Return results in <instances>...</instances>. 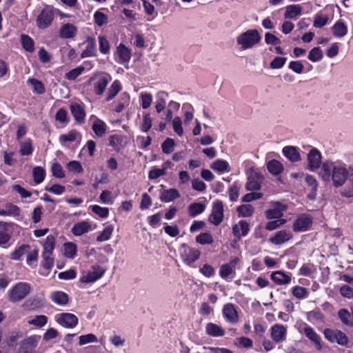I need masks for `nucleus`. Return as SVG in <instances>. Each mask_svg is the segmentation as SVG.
<instances>
[{"instance_id": "f257e3e1", "label": "nucleus", "mask_w": 353, "mask_h": 353, "mask_svg": "<svg viewBox=\"0 0 353 353\" xmlns=\"http://www.w3.org/2000/svg\"><path fill=\"white\" fill-rule=\"evenodd\" d=\"M321 152L313 148L307 156V168L311 172L319 169V176L327 185L335 188L343 187L350 177L353 183V164L347 165L342 160H326L322 163Z\"/></svg>"}, {"instance_id": "f03ea898", "label": "nucleus", "mask_w": 353, "mask_h": 353, "mask_svg": "<svg viewBox=\"0 0 353 353\" xmlns=\"http://www.w3.org/2000/svg\"><path fill=\"white\" fill-rule=\"evenodd\" d=\"M261 36L256 29L248 30L236 37V43L240 46L241 50L251 49L260 43Z\"/></svg>"}, {"instance_id": "7ed1b4c3", "label": "nucleus", "mask_w": 353, "mask_h": 353, "mask_svg": "<svg viewBox=\"0 0 353 353\" xmlns=\"http://www.w3.org/2000/svg\"><path fill=\"white\" fill-rule=\"evenodd\" d=\"M30 285L26 282H19L9 291V301L17 303L24 299L30 292Z\"/></svg>"}, {"instance_id": "20e7f679", "label": "nucleus", "mask_w": 353, "mask_h": 353, "mask_svg": "<svg viewBox=\"0 0 353 353\" xmlns=\"http://www.w3.org/2000/svg\"><path fill=\"white\" fill-rule=\"evenodd\" d=\"M54 18V13L53 8L50 6H46L37 17V26L39 29H46L52 24Z\"/></svg>"}, {"instance_id": "39448f33", "label": "nucleus", "mask_w": 353, "mask_h": 353, "mask_svg": "<svg viewBox=\"0 0 353 353\" xmlns=\"http://www.w3.org/2000/svg\"><path fill=\"white\" fill-rule=\"evenodd\" d=\"M55 321L60 325L65 328H74L77 325L79 322V319L76 315L68 312L56 314Z\"/></svg>"}, {"instance_id": "423d86ee", "label": "nucleus", "mask_w": 353, "mask_h": 353, "mask_svg": "<svg viewBox=\"0 0 353 353\" xmlns=\"http://www.w3.org/2000/svg\"><path fill=\"white\" fill-rule=\"evenodd\" d=\"M324 335L327 340L332 343H337L341 345H345L348 343V338L345 333L339 330L325 329Z\"/></svg>"}, {"instance_id": "0eeeda50", "label": "nucleus", "mask_w": 353, "mask_h": 353, "mask_svg": "<svg viewBox=\"0 0 353 353\" xmlns=\"http://www.w3.org/2000/svg\"><path fill=\"white\" fill-rule=\"evenodd\" d=\"M287 327L281 324H274L270 328V337L273 342L280 343L286 340Z\"/></svg>"}, {"instance_id": "6e6552de", "label": "nucleus", "mask_w": 353, "mask_h": 353, "mask_svg": "<svg viewBox=\"0 0 353 353\" xmlns=\"http://www.w3.org/2000/svg\"><path fill=\"white\" fill-rule=\"evenodd\" d=\"M223 219V205L221 201L213 203L212 212L209 216V221L215 225H219Z\"/></svg>"}, {"instance_id": "1a4fd4ad", "label": "nucleus", "mask_w": 353, "mask_h": 353, "mask_svg": "<svg viewBox=\"0 0 353 353\" xmlns=\"http://www.w3.org/2000/svg\"><path fill=\"white\" fill-rule=\"evenodd\" d=\"M181 254L183 261L188 265H191L199 259L201 252L196 248L185 246L183 245Z\"/></svg>"}, {"instance_id": "9d476101", "label": "nucleus", "mask_w": 353, "mask_h": 353, "mask_svg": "<svg viewBox=\"0 0 353 353\" xmlns=\"http://www.w3.org/2000/svg\"><path fill=\"white\" fill-rule=\"evenodd\" d=\"M312 223L310 216L302 214L297 217L293 224V230L294 232H301L307 231L310 229Z\"/></svg>"}, {"instance_id": "9b49d317", "label": "nucleus", "mask_w": 353, "mask_h": 353, "mask_svg": "<svg viewBox=\"0 0 353 353\" xmlns=\"http://www.w3.org/2000/svg\"><path fill=\"white\" fill-rule=\"evenodd\" d=\"M114 59L119 63L128 64L131 59V50L123 43H120L117 47Z\"/></svg>"}, {"instance_id": "f8f14e48", "label": "nucleus", "mask_w": 353, "mask_h": 353, "mask_svg": "<svg viewBox=\"0 0 353 353\" xmlns=\"http://www.w3.org/2000/svg\"><path fill=\"white\" fill-rule=\"evenodd\" d=\"M105 271L99 265L93 266L92 270L89 271L86 274L83 275L79 281L81 283H94L100 279L104 274Z\"/></svg>"}, {"instance_id": "ddd939ff", "label": "nucleus", "mask_w": 353, "mask_h": 353, "mask_svg": "<svg viewBox=\"0 0 353 353\" xmlns=\"http://www.w3.org/2000/svg\"><path fill=\"white\" fill-rule=\"evenodd\" d=\"M270 278L277 285H287L291 283L292 274L278 270L272 272Z\"/></svg>"}, {"instance_id": "4468645a", "label": "nucleus", "mask_w": 353, "mask_h": 353, "mask_svg": "<svg viewBox=\"0 0 353 353\" xmlns=\"http://www.w3.org/2000/svg\"><path fill=\"white\" fill-rule=\"evenodd\" d=\"M285 209L286 207L283 203L279 202H273L272 203V208L266 210L265 214L267 218L269 219H281Z\"/></svg>"}, {"instance_id": "2eb2a0df", "label": "nucleus", "mask_w": 353, "mask_h": 353, "mask_svg": "<svg viewBox=\"0 0 353 353\" xmlns=\"http://www.w3.org/2000/svg\"><path fill=\"white\" fill-rule=\"evenodd\" d=\"M39 336H30L23 339L21 343L19 352H32L37 345Z\"/></svg>"}, {"instance_id": "dca6fc26", "label": "nucleus", "mask_w": 353, "mask_h": 353, "mask_svg": "<svg viewBox=\"0 0 353 353\" xmlns=\"http://www.w3.org/2000/svg\"><path fill=\"white\" fill-rule=\"evenodd\" d=\"M223 315L225 320L230 323L235 324L239 321L238 312L232 303H228L223 308Z\"/></svg>"}, {"instance_id": "f3484780", "label": "nucleus", "mask_w": 353, "mask_h": 353, "mask_svg": "<svg viewBox=\"0 0 353 353\" xmlns=\"http://www.w3.org/2000/svg\"><path fill=\"white\" fill-rule=\"evenodd\" d=\"M12 235V224L6 222L0 221V245L3 246L7 244Z\"/></svg>"}, {"instance_id": "a211bd4d", "label": "nucleus", "mask_w": 353, "mask_h": 353, "mask_svg": "<svg viewBox=\"0 0 353 353\" xmlns=\"http://www.w3.org/2000/svg\"><path fill=\"white\" fill-rule=\"evenodd\" d=\"M43 299L35 296L25 301L22 305V307L27 311L36 310L43 307L45 305Z\"/></svg>"}, {"instance_id": "6ab92c4d", "label": "nucleus", "mask_w": 353, "mask_h": 353, "mask_svg": "<svg viewBox=\"0 0 353 353\" xmlns=\"http://www.w3.org/2000/svg\"><path fill=\"white\" fill-rule=\"evenodd\" d=\"M292 238V234L290 231L282 230L278 231L270 239V241L274 245L283 244Z\"/></svg>"}, {"instance_id": "aec40b11", "label": "nucleus", "mask_w": 353, "mask_h": 353, "mask_svg": "<svg viewBox=\"0 0 353 353\" xmlns=\"http://www.w3.org/2000/svg\"><path fill=\"white\" fill-rule=\"evenodd\" d=\"M303 12V7L300 4H292L285 8L284 17L296 20Z\"/></svg>"}, {"instance_id": "412c9836", "label": "nucleus", "mask_w": 353, "mask_h": 353, "mask_svg": "<svg viewBox=\"0 0 353 353\" xmlns=\"http://www.w3.org/2000/svg\"><path fill=\"white\" fill-rule=\"evenodd\" d=\"M70 109L72 115L77 123H82L84 122L85 112L81 105L77 103H72L70 106Z\"/></svg>"}, {"instance_id": "4be33fe9", "label": "nucleus", "mask_w": 353, "mask_h": 353, "mask_svg": "<svg viewBox=\"0 0 353 353\" xmlns=\"http://www.w3.org/2000/svg\"><path fill=\"white\" fill-rule=\"evenodd\" d=\"M249 224L243 220L240 221L238 224H236L232 228L233 234L240 239L242 236H245L248 234L249 232Z\"/></svg>"}, {"instance_id": "5701e85b", "label": "nucleus", "mask_w": 353, "mask_h": 353, "mask_svg": "<svg viewBox=\"0 0 353 353\" xmlns=\"http://www.w3.org/2000/svg\"><path fill=\"white\" fill-rule=\"evenodd\" d=\"M76 27L71 23L63 24L59 30V36L63 39H72L77 34Z\"/></svg>"}, {"instance_id": "b1692460", "label": "nucleus", "mask_w": 353, "mask_h": 353, "mask_svg": "<svg viewBox=\"0 0 353 353\" xmlns=\"http://www.w3.org/2000/svg\"><path fill=\"white\" fill-rule=\"evenodd\" d=\"M283 154L291 162H297L301 160V155L294 146H285L282 150Z\"/></svg>"}, {"instance_id": "393cba45", "label": "nucleus", "mask_w": 353, "mask_h": 353, "mask_svg": "<svg viewBox=\"0 0 353 353\" xmlns=\"http://www.w3.org/2000/svg\"><path fill=\"white\" fill-rule=\"evenodd\" d=\"M205 332L208 335L213 337L223 336L225 334V330L219 325L209 323L205 326Z\"/></svg>"}, {"instance_id": "a878e982", "label": "nucleus", "mask_w": 353, "mask_h": 353, "mask_svg": "<svg viewBox=\"0 0 353 353\" xmlns=\"http://www.w3.org/2000/svg\"><path fill=\"white\" fill-rule=\"evenodd\" d=\"M91 226L88 222L81 221L73 225L71 232L74 236H79L88 232Z\"/></svg>"}, {"instance_id": "bb28decb", "label": "nucleus", "mask_w": 353, "mask_h": 353, "mask_svg": "<svg viewBox=\"0 0 353 353\" xmlns=\"http://www.w3.org/2000/svg\"><path fill=\"white\" fill-rule=\"evenodd\" d=\"M235 269L228 263L220 266L219 276L225 280H232L235 275Z\"/></svg>"}, {"instance_id": "cd10ccee", "label": "nucleus", "mask_w": 353, "mask_h": 353, "mask_svg": "<svg viewBox=\"0 0 353 353\" xmlns=\"http://www.w3.org/2000/svg\"><path fill=\"white\" fill-rule=\"evenodd\" d=\"M168 98V93L165 91H160L157 94L155 109L158 113H160L165 109Z\"/></svg>"}, {"instance_id": "c85d7f7f", "label": "nucleus", "mask_w": 353, "mask_h": 353, "mask_svg": "<svg viewBox=\"0 0 353 353\" xmlns=\"http://www.w3.org/2000/svg\"><path fill=\"white\" fill-rule=\"evenodd\" d=\"M56 239L53 235L47 236L45 242L43 244L42 254H52L55 248Z\"/></svg>"}, {"instance_id": "c756f323", "label": "nucleus", "mask_w": 353, "mask_h": 353, "mask_svg": "<svg viewBox=\"0 0 353 353\" xmlns=\"http://www.w3.org/2000/svg\"><path fill=\"white\" fill-rule=\"evenodd\" d=\"M51 300L57 305H64L68 302V295L62 291H55L50 294Z\"/></svg>"}, {"instance_id": "7c9ffc66", "label": "nucleus", "mask_w": 353, "mask_h": 353, "mask_svg": "<svg viewBox=\"0 0 353 353\" xmlns=\"http://www.w3.org/2000/svg\"><path fill=\"white\" fill-rule=\"evenodd\" d=\"M180 196L179 191L174 188L164 190L160 195V200L163 202L168 203Z\"/></svg>"}, {"instance_id": "2f4dec72", "label": "nucleus", "mask_w": 353, "mask_h": 353, "mask_svg": "<svg viewBox=\"0 0 353 353\" xmlns=\"http://www.w3.org/2000/svg\"><path fill=\"white\" fill-rule=\"evenodd\" d=\"M304 333L305 336L316 345L318 350L321 349L322 345L321 344L320 336L314 332L313 328L310 326H306L304 328Z\"/></svg>"}, {"instance_id": "473e14b6", "label": "nucleus", "mask_w": 353, "mask_h": 353, "mask_svg": "<svg viewBox=\"0 0 353 353\" xmlns=\"http://www.w3.org/2000/svg\"><path fill=\"white\" fill-rule=\"evenodd\" d=\"M210 168L219 173L228 172L230 170L228 162L223 159L216 160Z\"/></svg>"}, {"instance_id": "72a5a7b5", "label": "nucleus", "mask_w": 353, "mask_h": 353, "mask_svg": "<svg viewBox=\"0 0 353 353\" xmlns=\"http://www.w3.org/2000/svg\"><path fill=\"white\" fill-rule=\"evenodd\" d=\"M96 46L94 40L92 38L89 37L87 39V46L85 49L81 53V58H86L89 57H93L95 55Z\"/></svg>"}, {"instance_id": "f704fd0d", "label": "nucleus", "mask_w": 353, "mask_h": 353, "mask_svg": "<svg viewBox=\"0 0 353 353\" xmlns=\"http://www.w3.org/2000/svg\"><path fill=\"white\" fill-rule=\"evenodd\" d=\"M267 169L272 174L278 175L283 172V165L280 161L273 159L268 163Z\"/></svg>"}, {"instance_id": "c9c22d12", "label": "nucleus", "mask_w": 353, "mask_h": 353, "mask_svg": "<svg viewBox=\"0 0 353 353\" xmlns=\"http://www.w3.org/2000/svg\"><path fill=\"white\" fill-rule=\"evenodd\" d=\"M21 42L23 48L28 52H32L34 50V40L28 35L22 34L21 35Z\"/></svg>"}, {"instance_id": "e433bc0d", "label": "nucleus", "mask_w": 353, "mask_h": 353, "mask_svg": "<svg viewBox=\"0 0 353 353\" xmlns=\"http://www.w3.org/2000/svg\"><path fill=\"white\" fill-rule=\"evenodd\" d=\"M64 256L69 259H74L77 255V246L73 242H67L63 244Z\"/></svg>"}, {"instance_id": "4c0bfd02", "label": "nucleus", "mask_w": 353, "mask_h": 353, "mask_svg": "<svg viewBox=\"0 0 353 353\" xmlns=\"http://www.w3.org/2000/svg\"><path fill=\"white\" fill-rule=\"evenodd\" d=\"M27 82L32 85L33 92L37 94H43L46 92L44 84L40 80L30 78L28 79Z\"/></svg>"}, {"instance_id": "58836bf2", "label": "nucleus", "mask_w": 353, "mask_h": 353, "mask_svg": "<svg viewBox=\"0 0 353 353\" xmlns=\"http://www.w3.org/2000/svg\"><path fill=\"white\" fill-rule=\"evenodd\" d=\"M261 178L259 176H250L246 183L248 191L259 190L261 189Z\"/></svg>"}, {"instance_id": "ea45409f", "label": "nucleus", "mask_w": 353, "mask_h": 353, "mask_svg": "<svg viewBox=\"0 0 353 353\" xmlns=\"http://www.w3.org/2000/svg\"><path fill=\"white\" fill-rule=\"evenodd\" d=\"M205 209V205L201 203H193L188 206V212L191 217H195L203 213Z\"/></svg>"}, {"instance_id": "a19ab883", "label": "nucleus", "mask_w": 353, "mask_h": 353, "mask_svg": "<svg viewBox=\"0 0 353 353\" xmlns=\"http://www.w3.org/2000/svg\"><path fill=\"white\" fill-rule=\"evenodd\" d=\"M333 34L338 37H343L347 33V27L341 21H337L332 27Z\"/></svg>"}, {"instance_id": "79ce46f5", "label": "nucleus", "mask_w": 353, "mask_h": 353, "mask_svg": "<svg viewBox=\"0 0 353 353\" xmlns=\"http://www.w3.org/2000/svg\"><path fill=\"white\" fill-rule=\"evenodd\" d=\"M34 148L32 146V141L31 139H28L24 142L21 143L19 153L21 156H29L33 152Z\"/></svg>"}, {"instance_id": "37998d69", "label": "nucleus", "mask_w": 353, "mask_h": 353, "mask_svg": "<svg viewBox=\"0 0 353 353\" xmlns=\"http://www.w3.org/2000/svg\"><path fill=\"white\" fill-rule=\"evenodd\" d=\"M236 210L239 216L250 217L253 214L254 208L250 204H243L239 206Z\"/></svg>"}, {"instance_id": "c03bdc74", "label": "nucleus", "mask_w": 353, "mask_h": 353, "mask_svg": "<svg viewBox=\"0 0 353 353\" xmlns=\"http://www.w3.org/2000/svg\"><path fill=\"white\" fill-rule=\"evenodd\" d=\"M30 246L28 244H23L16 248L12 253L10 258L13 260H21V257L28 252Z\"/></svg>"}, {"instance_id": "a18cd8bd", "label": "nucleus", "mask_w": 353, "mask_h": 353, "mask_svg": "<svg viewBox=\"0 0 353 353\" xmlns=\"http://www.w3.org/2000/svg\"><path fill=\"white\" fill-rule=\"evenodd\" d=\"M85 67L79 65L66 72L64 75V77L67 80L74 81L85 71Z\"/></svg>"}, {"instance_id": "49530a36", "label": "nucleus", "mask_w": 353, "mask_h": 353, "mask_svg": "<svg viewBox=\"0 0 353 353\" xmlns=\"http://www.w3.org/2000/svg\"><path fill=\"white\" fill-rule=\"evenodd\" d=\"M32 175L36 184L42 183L46 176V170L41 166H36L33 168Z\"/></svg>"}, {"instance_id": "de8ad7c7", "label": "nucleus", "mask_w": 353, "mask_h": 353, "mask_svg": "<svg viewBox=\"0 0 353 353\" xmlns=\"http://www.w3.org/2000/svg\"><path fill=\"white\" fill-rule=\"evenodd\" d=\"M92 130L98 137H102L106 131V125L102 120L97 119L92 125Z\"/></svg>"}, {"instance_id": "09e8293b", "label": "nucleus", "mask_w": 353, "mask_h": 353, "mask_svg": "<svg viewBox=\"0 0 353 353\" xmlns=\"http://www.w3.org/2000/svg\"><path fill=\"white\" fill-rule=\"evenodd\" d=\"M108 79L105 77H101L94 85V90L96 94L101 95L108 85Z\"/></svg>"}, {"instance_id": "8fccbe9b", "label": "nucleus", "mask_w": 353, "mask_h": 353, "mask_svg": "<svg viewBox=\"0 0 353 353\" xmlns=\"http://www.w3.org/2000/svg\"><path fill=\"white\" fill-rule=\"evenodd\" d=\"M130 103V95L127 92H123L121 94L118 105L115 107L114 110L117 112H120L123 109L128 105Z\"/></svg>"}, {"instance_id": "3c124183", "label": "nucleus", "mask_w": 353, "mask_h": 353, "mask_svg": "<svg viewBox=\"0 0 353 353\" xmlns=\"http://www.w3.org/2000/svg\"><path fill=\"white\" fill-rule=\"evenodd\" d=\"M323 57V51L319 47L313 48L308 54V59L312 62L320 61Z\"/></svg>"}, {"instance_id": "603ef678", "label": "nucleus", "mask_w": 353, "mask_h": 353, "mask_svg": "<svg viewBox=\"0 0 353 353\" xmlns=\"http://www.w3.org/2000/svg\"><path fill=\"white\" fill-rule=\"evenodd\" d=\"M329 17L327 15L323 14H316L314 16L313 26L315 28H322L327 23Z\"/></svg>"}, {"instance_id": "864d4df0", "label": "nucleus", "mask_w": 353, "mask_h": 353, "mask_svg": "<svg viewBox=\"0 0 353 353\" xmlns=\"http://www.w3.org/2000/svg\"><path fill=\"white\" fill-rule=\"evenodd\" d=\"M196 241L201 245H210L213 243V238L209 232H203L196 237Z\"/></svg>"}, {"instance_id": "5fc2aeb1", "label": "nucleus", "mask_w": 353, "mask_h": 353, "mask_svg": "<svg viewBox=\"0 0 353 353\" xmlns=\"http://www.w3.org/2000/svg\"><path fill=\"white\" fill-rule=\"evenodd\" d=\"M292 293L294 296L299 299H302L307 297V290L303 287L296 285L292 288Z\"/></svg>"}, {"instance_id": "6e6d98bb", "label": "nucleus", "mask_w": 353, "mask_h": 353, "mask_svg": "<svg viewBox=\"0 0 353 353\" xmlns=\"http://www.w3.org/2000/svg\"><path fill=\"white\" fill-rule=\"evenodd\" d=\"M78 132L76 130H72L67 134H63L59 137V141L61 143L66 142H72L77 139Z\"/></svg>"}, {"instance_id": "4d7b16f0", "label": "nucleus", "mask_w": 353, "mask_h": 353, "mask_svg": "<svg viewBox=\"0 0 353 353\" xmlns=\"http://www.w3.org/2000/svg\"><path fill=\"white\" fill-rule=\"evenodd\" d=\"M141 105L143 109H148L152 102V96L148 92H141L140 94Z\"/></svg>"}, {"instance_id": "13d9d810", "label": "nucleus", "mask_w": 353, "mask_h": 353, "mask_svg": "<svg viewBox=\"0 0 353 353\" xmlns=\"http://www.w3.org/2000/svg\"><path fill=\"white\" fill-rule=\"evenodd\" d=\"M22 334L19 330H12L10 332L9 337L7 340V345L9 347H14L17 345V341L21 337Z\"/></svg>"}, {"instance_id": "bf43d9fd", "label": "nucleus", "mask_w": 353, "mask_h": 353, "mask_svg": "<svg viewBox=\"0 0 353 353\" xmlns=\"http://www.w3.org/2000/svg\"><path fill=\"white\" fill-rule=\"evenodd\" d=\"M173 130L179 137L183 134V129L182 127V121L179 117H175L172 121Z\"/></svg>"}, {"instance_id": "052dcab7", "label": "nucleus", "mask_w": 353, "mask_h": 353, "mask_svg": "<svg viewBox=\"0 0 353 353\" xmlns=\"http://www.w3.org/2000/svg\"><path fill=\"white\" fill-rule=\"evenodd\" d=\"M54 118L56 121L63 124H67L69 122V119H68V112L63 108H60L57 112Z\"/></svg>"}, {"instance_id": "680f3d73", "label": "nucleus", "mask_w": 353, "mask_h": 353, "mask_svg": "<svg viewBox=\"0 0 353 353\" xmlns=\"http://www.w3.org/2000/svg\"><path fill=\"white\" fill-rule=\"evenodd\" d=\"M235 345L238 347L251 348L253 346V341L245 336H241L236 339Z\"/></svg>"}, {"instance_id": "e2e57ef3", "label": "nucleus", "mask_w": 353, "mask_h": 353, "mask_svg": "<svg viewBox=\"0 0 353 353\" xmlns=\"http://www.w3.org/2000/svg\"><path fill=\"white\" fill-rule=\"evenodd\" d=\"M48 322V317L45 315L36 316L33 319L29 321L30 325H33L38 327L44 326Z\"/></svg>"}, {"instance_id": "0e129e2a", "label": "nucleus", "mask_w": 353, "mask_h": 353, "mask_svg": "<svg viewBox=\"0 0 353 353\" xmlns=\"http://www.w3.org/2000/svg\"><path fill=\"white\" fill-rule=\"evenodd\" d=\"M43 261L41 266L43 268L49 270L54 266V257L52 254H42Z\"/></svg>"}, {"instance_id": "69168bd1", "label": "nucleus", "mask_w": 353, "mask_h": 353, "mask_svg": "<svg viewBox=\"0 0 353 353\" xmlns=\"http://www.w3.org/2000/svg\"><path fill=\"white\" fill-rule=\"evenodd\" d=\"M175 143L173 139L168 138L161 145L162 151L165 154H170L174 150Z\"/></svg>"}, {"instance_id": "338daca9", "label": "nucleus", "mask_w": 353, "mask_h": 353, "mask_svg": "<svg viewBox=\"0 0 353 353\" xmlns=\"http://www.w3.org/2000/svg\"><path fill=\"white\" fill-rule=\"evenodd\" d=\"M92 211L101 218L108 216L109 209L108 208H102L98 205H93L90 206Z\"/></svg>"}, {"instance_id": "774afa93", "label": "nucleus", "mask_w": 353, "mask_h": 353, "mask_svg": "<svg viewBox=\"0 0 353 353\" xmlns=\"http://www.w3.org/2000/svg\"><path fill=\"white\" fill-rule=\"evenodd\" d=\"M308 319L310 321L323 322L324 321V315L320 310L316 309L308 313Z\"/></svg>"}]
</instances>
